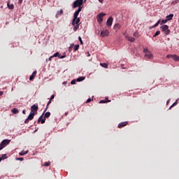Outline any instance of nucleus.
Segmentation results:
<instances>
[{
  "mask_svg": "<svg viewBox=\"0 0 179 179\" xmlns=\"http://www.w3.org/2000/svg\"><path fill=\"white\" fill-rule=\"evenodd\" d=\"M113 17H110L106 22V25L108 26V27H111V26L113 25Z\"/></svg>",
  "mask_w": 179,
  "mask_h": 179,
  "instance_id": "11",
  "label": "nucleus"
},
{
  "mask_svg": "<svg viewBox=\"0 0 179 179\" xmlns=\"http://www.w3.org/2000/svg\"><path fill=\"white\" fill-rule=\"evenodd\" d=\"M50 104H51V99H50V101L48 102L46 108L44 110V113H45V111H47V110H48V106H50Z\"/></svg>",
  "mask_w": 179,
  "mask_h": 179,
  "instance_id": "26",
  "label": "nucleus"
},
{
  "mask_svg": "<svg viewBox=\"0 0 179 179\" xmlns=\"http://www.w3.org/2000/svg\"><path fill=\"white\" fill-rule=\"evenodd\" d=\"M160 29H162V31H163V33H164V34H166V36L170 34V29H169V25H163L160 27Z\"/></svg>",
  "mask_w": 179,
  "mask_h": 179,
  "instance_id": "4",
  "label": "nucleus"
},
{
  "mask_svg": "<svg viewBox=\"0 0 179 179\" xmlns=\"http://www.w3.org/2000/svg\"><path fill=\"white\" fill-rule=\"evenodd\" d=\"M134 37H136V36H138V33L135 32V33L134 34Z\"/></svg>",
  "mask_w": 179,
  "mask_h": 179,
  "instance_id": "46",
  "label": "nucleus"
},
{
  "mask_svg": "<svg viewBox=\"0 0 179 179\" xmlns=\"http://www.w3.org/2000/svg\"><path fill=\"white\" fill-rule=\"evenodd\" d=\"M2 161V158L1 157H0V162Z\"/></svg>",
  "mask_w": 179,
  "mask_h": 179,
  "instance_id": "53",
  "label": "nucleus"
},
{
  "mask_svg": "<svg viewBox=\"0 0 179 179\" xmlns=\"http://www.w3.org/2000/svg\"><path fill=\"white\" fill-rule=\"evenodd\" d=\"M64 115L67 116L68 115V113H65Z\"/></svg>",
  "mask_w": 179,
  "mask_h": 179,
  "instance_id": "52",
  "label": "nucleus"
},
{
  "mask_svg": "<svg viewBox=\"0 0 179 179\" xmlns=\"http://www.w3.org/2000/svg\"><path fill=\"white\" fill-rule=\"evenodd\" d=\"M7 6L8 9H13V8H15V6H13V4H10L9 3H7Z\"/></svg>",
  "mask_w": 179,
  "mask_h": 179,
  "instance_id": "25",
  "label": "nucleus"
},
{
  "mask_svg": "<svg viewBox=\"0 0 179 179\" xmlns=\"http://www.w3.org/2000/svg\"><path fill=\"white\" fill-rule=\"evenodd\" d=\"M71 50H72V46L69 47V51H71Z\"/></svg>",
  "mask_w": 179,
  "mask_h": 179,
  "instance_id": "51",
  "label": "nucleus"
},
{
  "mask_svg": "<svg viewBox=\"0 0 179 179\" xmlns=\"http://www.w3.org/2000/svg\"><path fill=\"white\" fill-rule=\"evenodd\" d=\"M78 40L80 42V44H83V41H82V38L80 36L78 37Z\"/></svg>",
  "mask_w": 179,
  "mask_h": 179,
  "instance_id": "40",
  "label": "nucleus"
},
{
  "mask_svg": "<svg viewBox=\"0 0 179 179\" xmlns=\"http://www.w3.org/2000/svg\"><path fill=\"white\" fill-rule=\"evenodd\" d=\"M55 97V95H54V94L52 95V96H50V100H54Z\"/></svg>",
  "mask_w": 179,
  "mask_h": 179,
  "instance_id": "42",
  "label": "nucleus"
},
{
  "mask_svg": "<svg viewBox=\"0 0 179 179\" xmlns=\"http://www.w3.org/2000/svg\"><path fill=\"white\" fill-rule=\"evenodd\" d=\"M127 40L129 41H131V43H134V41H135V38L131 37V36H129V37H127Z\"/></svg>",
  "mask_w": 179,
  "mask_h": 179,
  "instance_id": "21",
  "label": "nucleus"
},
{
  "mask_svg": "<svg viewBox=\"0 0 179 179\" xmlns=\"http://www.w3.org/2000/svg\"><path fill=\"white\" fill-rule=\"evenodd\" d=\"M36 75H37V71H34L31 76L29 77V80H33L34 78H36Z\"/></svg>",
  "mask_w": 179,
  "mask_h": 179,
  "instance_id": "14",
  "label": "nucleus"
},
{
  "mask_svg": "<svg viewBox=\"0 0 179 179\" xmlns=\"http://www.w3.org/2000/svg\"><path fill=\"white\" fill-rule=\"evenodd\" d=\"M82 11V7H79L78 9L74 13L73 15V19L72 21V26H75V22H76V20L78 19V16H79V13Z\"/></svg>",
  "mask_w": 179,
  "mask_h": 179,
  "instance_id": "1",
  "label": "nucleus"
},
{
  "mask_svg": "<svg viewBox=\"0 0 179 179\" xmlns=\"http://www.w3.org/2000/svg\"><path fill=\"white\" fill-rule=\"evenodd\" d=\"M13 114H18L19 113V110L17 108H15L12 110Z\"/></svg>",
  "mask_w": 179,
  "mask_h": 179,
  "instance_id": "22",
  "label": "nucleus"
},
{
  "mask_svg": "<svg viewBox=\"0 0 179 179\" xmlns=\"http://www.w3.org/2000/svg\"><path fill=\"white\" fill-rule=\"evenodd\" d=\"M101 66L103 68H108V65H107L106 63H101Z\"/></svg>",
  "mask_w": 179,
  "mask_h": 179,
  "instance_id": "32",
  "label": "nucleus"
},
{
  "mask_svg": "<svg viewBox=\"0 0 179 179\" xmlns=\"http://www.w3.org/2000/svg\"><path fill=\"white\" fill-rule=\"evenodd\" d=\"M22 114H26V110H22Z\"/></svg>",
  "mask_w": 179,
  "mask_h": 179,
  "instance_id": "49",
  "label": "nucleus"
},
{
  "mask_svg": "<svg viewBox=\"0 0 179 179\" xmlns=\"http://www.w3.org/2000/svg\"><path fill=\"white\" fill-rule=\"evenodd\" d=\"M143 52L145 54V58H148V59H152V58H153V55L152 52H150V51H149L148 48L144 49Z\"/></svg>",
  "mask_w": 179,
  "mask_h": 179,
  "instance_id": "3",
  "label": "nucleus"
},
{
  "mask_svg": "<svg viewBox=\"0 0 179 179\" xmlns=\"http://www.w3.org/2000/svg\"><path fill=\"white\" fill-rule=\"evenodd\" d=\"M161 23V20H158L157 22L153 25L152 27H150V29H155V27H157V26H159V24H160Z\"/></svg>",
  "mask_w": 179,
  "mask_h": 179,
  "instance_id": "20",
  "label": "nucleus"
},
{
  "mask_svg": "<svg viewBox=\"0 0 179 179\" xmlns=\"http://www.w3.org/2000/svg\"><path fill=\"white\" fill-rule=\"evenodd\" d=\"M85 77H80L78 78H77V81L78 82H82L83 80H85Z\"/></svg>",
  "mask_w": 179,
  "mask_h": 179,
  "instance_id": "29",
  "label": "nucleus"
},
{
  "mask_svg": "<svg viewBox=\"0 0 179 179\" xmlns=\"http://www.w3.org/2000/svg\"><path fill=\"white\" fill-rule=\"evenodd\" d=\"M73 26H74V27H73L74 31H76V30H78V29H79V24L73 25Z\"/></svg>",
  "mask_w": 179,
  "mask_h": 179,
  "instance_id": "34",
  "label": "nucleus"
},
{
  "mask_svg": "<svg viewBox=\"0 0 179 179\" xmlns=\"http://www.w3.org/2000/svg\"><path fill=\"white\" fill-rule=\"evenodd\" d=\"M34 115H36L34 113H31V112H30L28 117L24 121V124H29V121H31V120L34 118Z\"/></svg>",
  "mask_w": 179,
  "mask_h": 179,
  "instance_id": "9",
  "label": "nucleus"
},
{
  "mask_svg": "<svg viewBox=\"0 0 179 179\" xmlns=\"http://www.w3.org/2000/svg\"><path fill=\"white\" fill-rule=\"evenodd\" d=\"M40 122L41 124H45V118H44V115H41L38 120V124H40Z\"/></svg>",
  "mask_w": 179,
  "mask_h": 179,
  "instance_id": "12",
  "label": "nucleus"
},
{
  "mask_svg": "<svg viewBox=\"0 0 179 179\" xmlns=\"http://www.w3.org/2000/svg\"><path fill=\"white\" fill-rule=\"evenodd\" d=\"M80 22V18L77 17V19L76 20V21L74 22V26H75V24H79Z\"/></svg>",
  "mask_w": 179,
  "mask_h": 179,
  "instance_id": "27",
  "label": "nucleus"
},
{
  "mask_svg": "<svg viewBox=\"0 0 179 179\" xmlns=\"http://www.w3.org/2000/svg\"><path fill=\"white\" fill-rule=\"evenodd\" d=\"M109 34L110 32L108 31V30L106 29L101 31L100 36L101 37H108Z\"/></svg>",
  "mask_w": 179,
  "mask_h": 179,
  "instance_id": "10",
  "label": "nucleus"
},
{
  "mask_svg": "<svg viewBox=\"0 0 179 179\" xmlns=\"http://www.w3.org/2000/svg\"><path fill=\"white\" fill-rule=\"evenodd\" d=\"M16 160H19L20 162H23L24 159L23 157H19V158H17Z\"/></svg>",
  "mask_w": 179,
  "mask_h": 179,
  "instance_id": "39",
  "label": "nucleus"
},
{
  "mask_svg": "<svg viewBox=\"0 0 179 179\" xmlns=\"http://www.w3.org/2000/svg\"><path fill=\"white\" fill-rule=\"evenodd\" d=\"M29 153V150L24 151L22 150L19 153L20 156H24V155H27Z\"/></svg>",
  "mask_w": 179,
  "mask_h": 179,
  "instance_id": "18",
  "label": "nucleus"
},
{
  "mask_svg": "<svg viewBox=\"0 0 179 179\" xmlns=\"http://www.w3.org/2000/svg\"><path fill=\"white\" fill-rule=\"evenodd\" d=\"M178 101V100H176V101L171 105V106L169 108V110H171V108H173V107H174V106H177Z\"/></svg>",
  "mask_w": 179,
  "mask_h": 179,
  "instance_id": "28",
  "label": "nucleus"
},
{
  "mask_svg": "<svg viewBox=\"0 0 179 179\" xmlns=\"http://www.w3.org/2000/svg\"><path fill=\"white\" fill-rule=\"evenodd\" d=\"M161 23V20H158L157 22L153 25L152 27H150V29H155V27H157V26H159V24H160Z\"/></svg>",
  "mask_w": 179,
  "mask_h": 179,
  "instance_id": "19",
  "label": "nucleus"
},
{
  "mask_svg": "<svg viewBox=\"0 0 179 179\" xmlns=\"http://www.w3.org/2000/svg\"><path fill=\"white\" fill-rule=\"evenodd\" d=\"M128 125V122H123L118 124L117 128H123V127H127Z\"/></svg>",
  "mask_w": 179,
  "mask_h": 179,
  "instance_id": "13",
  "label": "nucleus"
},
{
  "mask_svg": "<svg viewBox=\"0 0 179 179\" xmlns=\"http://www.w3.org/2000/svg\"><path fill=\"white\" fill-rule=\"evenodd\" d=\"M37 111H38V105L34 104L31 106V113L34 114H37Z\"/></svg>",
  "mask_w": 179,
  "mask_h": 179,
  "instance_id": "6",
  "label": "nucleus"
},
{
  "mask_svg": "<svg viewBox=\"0 0 179 179\" xmlns=\"http://www.w3.org/2000/svg\"><path fill=\"white\" fill-rule=\"evenodd\" d=\"M6 154H4L1 156V159H6Z\"/></svg>",
  "mask_w": 179,
  "mask_h": 179,
  "instance_id": "43",
  "label": "nucleus"
},
{
  "mask_svg": "<svg viewBox=\"0 0 179 179\" xmlns=\"http://www.w3.org/2000/svg\"><path fill=\"white\" fill-rule=\"evenodd\" d=\"M9 143H10V140H8V139L3 140L0 144V150H2L3 148H6V146H8Z\"/></svg>",
  "mask_w": 179,
  "mask_h": 179,
  "instance_id": "2",
  "label": "nucleus"
},
{
  "mask_svg": "<svg viewBox=\"0 0 179 179\" xmlns=\"http://www.w3.org/2000/svg\"><path fill=\"white\" fill-rule=\"evenodd\" d=\"M82 5H83V0H76L73 2V8H82Z\"/></svg>",
  "mask_w": 179,
  "mask_h": 179,
  "instance_id": "5",
  "label": "nucleus"
},
{
  "mask_svg": "<svg viewBox=\"0 0 179 179\" xmlns=\"http://www.w3.org/2000/svg\"><path fill=\"white\" fill-rule=\"evenodd\" d=\"M100 3H103L104 2V0H98Z\"/></svg>",
  "mask_w": 179,
  "mask_h": 179,
  "instance_id": "45",
  "label": "nucleus"
},
{
  "mask_svg": "<svg viewBox=\"0 0 179 179\" xmlns=\"http://www.w3.org/2000/svg\"><path fill=\"white\" fill-rule=\"evenodd\" d=\"M59 55H59V52H57L55 53L52 57H58V58H59Z\"/></svg>",
  "mask_w": 179,
  "mask_h": 179,
  "instance_id": "36",
  "label": "nucleus"
},
{
  "mask_svg": "<svg viewBox=\"0 0 179 179\" xmlns=\"http://www.w3.org/2000/svg\"><path fill=\"white\" fill-rule=\"evenodd\" d=\"M2 94H3V92L0 91V96H2Z\"/></svg>",
  "mask_w": 179,
  "mask_h": 179,
  "instance_id": "48",
  "label": "nucleus"
},
{
  "mask_svg": "<svg viewBox=\"0 0 179 179\" xmlns=\"http://www.w3.org/2000/svg\"><path fill=\"white\" fill-rule=\"evenodd\" d=\"M174 17V14H170L166 17V20L169 22V20H171Z\"/></svg>",
  "mask_w": 179,
  "mask_h": 179,
  "instance_id": "16",
  "label": "nucleus"
},
{
  "mask_svg": "<svg viewBox=\"0 0 179 179\" xmlns=\"http://www.w3.org/2000/svg\"><path fill=\"white\" fill-rule=\"evenodd\" d=\"M104 16H106V13H99L96 16L97 22H99V23H101V22H103V17H104Z\"/></svg>",
  "mask_w": 179,
  "mask_h": 179,
  "instance_id": "7",
  "label": "nucleus"
},
{
  "mask_svg": "<svg viewBox=\"0 0 179 179\" xmlns=\"http://www.w3.org/2000/svg\"><path fill=\"white\" fill-rule=\"evenodd\" d=\"M110 101H111L108 100V98H106V100H101L99 101V103L103 104L104 103H110Z\"/></svg>",
  "mask_w": 179,
  "mask_h": 179,
  "instance_id": "17",
  "label": "nucleus"
},
{
  "mask_svg": "<svg viewBox=\"0 0 179 179\" xmlns=\"http://www.w3.org/2000/svg\"><path fill=\"white\" fill-rule=\"evenodd\" d=\"M87 57H90V53L88 52Z\"/></svg>",
  "mask_w": 179,
  "mask_h": 179,
  "instance_id": "50",
  "label": "nucleus"
},
{
  "mask_svg": "<svg viewBox=\"0 0 179 179\" xmlns=\"http://www.w3.org/2000/svg\"><path fill=\"white\" fill-rule=\"evenodd\" d=\"M90 101H92V99L90 98L87 100L86 103H90Z\"/></svg>",
  "mask_w": 179,
  "mask_h": 179,
  "instance_id": "44",
  "label": "nucleus"
},
{
  "mask_svg": "<svg viewBox=\"0 0 179 179\" xmlns=\"http://www.w3.org/2000/svg\"><path fill=\"white\" fill-rule=\"evenodd\" d=\"M166 58H168V59L172 58L173 61H179V56H177V55H166Z\"/></svg>",
  "mask_w": 179,
  "mask_h": 179,
  "instance_id": "8",
  "label": "nucleus"
},
{
  "mask_svg": "<svg viewBox=\"0 0 179 179\" xmlns=\"http://www.w3.org/2000/svg\"><path fill=\"white\" fill-rule=\"evenodd\" d=\"M51 162H45L43 166H45V167H48V166H50Z\"/></svg>",
  "mask_w": 179,
  "mask_h": 179,
  "instance_id": "33",
  "label": "nucleus"
},
{
  "mask_svg": "<svg viewBox=\"0 0 179 179\" xmlns=\"http://www.w3.org/2000/svg\"><path fill=\"white\" fill-rule=\"evenodd\" d=\"M66 57V55H59V58L60 59H64V58H65Z\"/></svg>",
  "mask_w": 179,
  "mask_h": 179,
  "instance_id": "38",
  "label": "nucleus"
},
{
  "mask_svg": "<svg viewBox=\"0 0 179 179\" xmlns=\"http://www.w3.org/2000/svg\"><path fill=\"white\" fill-rule=\"evenodd\" d=\"M179 0H175L173 1H172L171 5H177V3H178Z\"/></svg>",
  "mask_w": 179,
  "mask_h": 179,
  "instance_id": "35",
  "label": "nucleus"
},
{
  "mask_svg": "<svg viewBox=\"0 0 179 179\" xmlns=\"http://www.w3.org/2000/svg\"><path fill=\"white\" fill-rule=\"evenodd\" d=\"M120 29H121V24L117 23L115 24L114 26V29L116 31H118V30H120Z\"/></svg>",
  "mask_w": 179,
  "mask_h": 179,
  "instance_id": "15",
  "label": "nucleus"
},
{
  "mask_svg": "<svg viewBox=\"0 0 179 179\" xmlns=\"http://www.w3.org/2000/svg\"><path fill=\"white\" fill-rule=\"evenodd\" d=\"M168 22H169V21H168L166 19L162 20L161 21L160 24H166V23H167Z\"/></svg>",
  "mask_w": 179,
  "mask_h": 179,
  "instance_id": "31",
  "label": "nucleus"
},
{
  "mask_svg": "<svg viewBox=\"0 0 179 179\" xmlns=\"http://www.w3.org/2000/svg\"><path fill=\"white\" fill-rule=\"evenodd\" d=\"M52 58H54V57L51 56V57L49 58V61H51V59H52Z\"/></svg>",
  "mask_w": 179,
  "mask_h": 179,
  "instance_id": "47",
  "label": "nucleus"
},
{
  "mask_svg": "<svg viewBox=\"0 0 179 179\" xmlns=\"http://www.w3.org/2000/svg\"><path fill=\"white\" fill-rule=\"evenodd\" d=\"M1 8H3V6H1Z\"/></svg>",
  "mask_w": 179,
  "mask_h": 179,
  "instance_id": "54",
  "label": "nucleus"
},
{
  "mask_svg": "<svg viewBox=\"0 0 179 179\" xmlns=\"http://www.w3.org/2000/svg\"><path fill=\"white\" fill-rule=\"evenodd\" d=\"M79 50V45H76L73 48V52L78 51Z\"/></svg>",
  "mask_w": 179,
  "mask_h": 179,
  "instance_id": "30",
  "label": "nucleus"
},
{
  "mask_svg": "<svg viewBox=\"0 0 179 179\" xmlns=\"http://www.w3.org/2000/svg\"><path fill=\"white\" fill-rule=\"evenodd\" d=\"M62 13H64V10L62 9H61L59 10V12H58L57 14H56V17H58V16H61V15H62Z\"/></svg>",
  "mask_w": 179,
  "mask_h": 179,
  "instance_id": "24",
  "label": "nucleus"
},
{
  "mask_svg": "<svg viewBox=\"0 0 179 179\" xmlns=\"http://www.w3.org/2000/svg\"><path fill=\"white\" fill-rule=\"evenodd\" d=\"M160 34V31H156V33L154 34L153 37H157V36H159Z\"/></svg>",
  "mask_w": 179,
  "mask_h": 179,
  "instance_id": "37",
  "label": "nucleus"
},
{
  "mask_svg": "<svg viewBox=\"0 0 179 179\" xmlns=\"http://www.w3.org/2000/svg\"><path fill=\"white\" fill-rule=\"evenodd\" d=\"M71 85H76V80H71Z\"/></svg>",
  "mask_w": 179,
  "mask_h": 179,
  "instance_id": "41",
  "label": "nucleus"
},
{
  "mask_svg": "<svg viewBox=\"0 0 179 179\" xmlns=\"http://www.w3.org/2000/svg\"><path fill=\"white\" fill-rule=\"evenodd\" d=\"M50 115H51V113L47 112V113L45 114L43 118H45H45H50Z\"/></svg>",
  "mask_w": 179,
  "mask_h": 179,
  "instance_id": "23",
  "label": "nucleus"
}]
</instances>
